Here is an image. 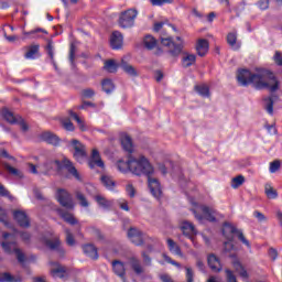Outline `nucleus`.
Here are the masks:
<instances>
[{
    "label": "nucleus",
    "instance_id": "33",
    "mask_svg": "<svg viewBox=\"0 0 282 282\" xmlns=\"http://www.w3.org/2000/svg\"><path fill=\"white\" fill-rule=\"evenodd\" d=\"M120 67H121V69H123V72L126 74H128V76H132L133 78H135V76H138V70H135V67H133L131 64L127 63L124 59L121 61Z\"/></svg>",
    "mask_w": 282,
    "mask_h": 282
},
{
    "label": "nucleus",
    "instance_id": "54",
    "mask_svg": "<svg viewBox=\"0 0 282 282\" xmlns=\"http://www.w3.org/2000/svg\"><path fill=\"white\" fill-rule=\"evenodd\" d=\"M68 58H69L70 65H73L74 67L76 65V63L74 62L76 58V46L70 45Z\"/></svg>",
    "mask_w": 282,
    "mask_h": 282
},
{
    "label": "nucleus",
    "instance_id": "2",
    "mask_svg": "<svg viewBox=\"0 0 282 282\" xmlns=\"http://www.w3.org/2000/svg\"><path fill=\"white\" fill-rule=\"evenodd\" d=\"M117 169L120 173H133V175H150V173H154L153 165L149 162L144 155L139 156V159H130L129 161L124 162L119 160L117 162Z\"/></svg>",
    "mask_w": 282,
    "mask_h": 282
},
{
    "label": "nucleus",
    "instance_id": "17",
    "mask_svg": "<svg viewBox=\"0 0 282 282\" xmlns=\"http://www.w3.org/2000/svg\"><path fill=\"white\" fill-rule=\"evenodd\" d=\"M207 264L210 268L212 272H221L223 265L221 260L215 256V253H210L207 257Z\"/></svg>",
    "mask_w": 282,
    "mask_h": 282
},
{
    "label": "nucleus",
    "instance_id": "7",
    "mask_svg": "<svg viewBox=\"0 0 282 282\" xmlns=\"http://www.w3.org/2000/svg\"><path fill=\"white\" fill-rule=\"evenodd\" d=\"M2 118L9 122V124H20L22 131H28L30 126L26 124L25 120L21 116H14L12 111L7 108L2 109Z\"/></svg>",
    "mask_w": 282,
    "mask_h": 282
},
{
    "label": "nucleus",
    "instance_id": "21",
    "mask_svg": "<svg viewBox=\"0 0 282 282\" xmlns=\"http://www.w3.org/2000/svg\"><path fill=\"white\" fill-rule=\"evenodd\" d=\"M181 230L188 239H193V236L197 235V229H195V225H193V223L183 221L181 225Z\"/></svg>",
    "mask_w": 282,
    "mask_h": 282
},
{
    "label": "nucleus",
    "instance_id": "44",
    "mask_svg": "<svg viewBox=\"0 0 282 282\" xmlns=\"http://www.w3.org/2000/svg\"><path fill=\"white\" fill-rule=\"evenodd\" d=\"M3 169H6L11 175H14L15 177H20L22 180L23 173L19 171L15 167H12L11 165L8 164V162L2 163Z\"/></svg>",
    "mask_w": 282,
    "mask_h": 282
},
{
    "label": "nucleus",
    "instance_id": "36",
    "mask_svg": "<svg viewBox=\"0 0 282 282\" xmlns=\"http://www.w3.org/2000/svg\"><path fill=\"white\" fill-rule=\"evenodd\" d=\"M21 276H14L10 272L0 273V282H22Z\"/></svg>",
    "mask_w": 282,
    "mask_h": 282
},
{
    "label": "nucleus",
    "instance_id": "19",
    "mask_svg": "<svg viewBox=\"0 0 282 282\" xmlns=\"http://www.w3.org/2000/svg\"><path fill=\"white\" fill-rule=\"evenodd\" d=\"M197 63V55L191 54L188 52L183 53L181 65L184 69H188V67H193Z\"/></svg>",
    "mask_w": 282,
    "mask_h": 282
},
{
    "label": "nucleus",
    "instance_id": "62",
    "mask_svg": "<svg viewBox=\"0 0 282 282\" xmlns=\"http://www.w3.org/2000/svg\"><path fill=\"white\" fill-rule=\"evenodd\" d=\"M225 272L227 274V282H237V276H235L231 270L227 269Z\"/></svg>",
    "mask_w": 282,
    "mask_h": 282
},
{
    "label": "nucleus",
    "instance_id": "64",
    "mask_svg": "<svg viewBox=\"0 0 282 282\" xmlns=\"http://www.w3.org/2000/svg\"><path fill=\"white\" fill-rule=\"evenodd\" d=\"M20 237L25 243H30V239H32V235H30L28 231L20 232Z\"/></svg>",
    "mask_w": 282,
    "mask_h": 282
},
{
    "label": "nucleus",
    "instance_id": "31",
    "mask_svg": "<svg viewBox=\"0 0 282 282\" xmlns=\"http://www.w3.org/2000/svg\"><path fill=\"white\" fill-rule=\"evenodd\" d=\"M121 147L123 150L127 151V153H133V140L128 134H124L121 138Z\"/></svg>",
    "mask_w": 282,
    "mask_h": 282
},
{
    "label": "nucleus",
    "instance_id": "52",
    "mask_svg": "<svg viewBox=\"0 0 282 282\" xmlns=\"http://www.w3.org/2000/svg\"><path fill=\"white\" fill-rule=\"evenodd\" d=\"M175 0H150L151 6L159 7L173 3Z\"/></svg>",
    "mask_w": 282,
    "mask_h": 282
},
{
    "label": "nucleus",
    "instance_id": "37",
    "mask_svg": "<svg viewBox=\"0 0 282 282\" xmlns=\"http://www.w3.org/2000/svg\"><path fill=\"white\" fill-rule=\"evenodd\" d=\"M45 51H46L47 56L51 59L52 65H54V67H56V59H54V42L52 40L47 41Z\"/></svg>",
    "mask_w": 282,
    "mask_h": 282
},
{
    "label": "nucleus",
    "instance_id": "58",
    "mask_svg": "<svg viewBox=\"0 0 282 282\" xmlns=\"http://www.w3.org/2000/svg\"><path fill=\"white\" fill-rule=\"evenodd\" d=\"M257 6L260 10H268L270 8V0H258Z\"/></svg>",
    "mask_w": 282,
    "mask_h": 282
},
{
    "label": "nucleus",
    "instance_id": "20",
    "mask_svg": "<svg viewBox=\"0 0 282 282\" xmlns=\"http://www.w3.org/2000/svg\"><path fill=\"white\" fill-rule=\"evenodd\" d=\"M89 169H95L99 166V169H105V162L100 159V152L98 150H93L91 159L88 161Z\"/></svg>",
    "mask_w": 282,
    "mask_h": 282
},
{
    "label": "nucleus",
    "instance_id": "40",
    "mask_svg": "<svg viewBox=\"0 0 282 282\" xmlns=\"http://www.w3.org/2000/svg\"><path fill=\"white\" fill-rule=\"evenodd\" d=\"M234 268H235L236 272H238L239 275L242 279H249L250 278V275L248 274V271L246 270V268H243V264H241V262L235 261L234 262Z\"/></svg>",
    "mask_w": 282,
    "mask_h": 282
},
{
    "label": "nucleus",
    "instance_id": "23",
    "mask_svg": "<svg viewBox=\"0 0 282 282\" xmlns=\"http://www.w3.org/2000/svg\"><path fill=\"white\" fill-rule=\"evenodd\" d=\"M274 100H279V96L270 95L263 98L264 109L269 116H274Z\"/></svg>",
    "mask_w": 282,
    "mask_h": 282
},
{
    "label": "nucleus",
    "instance_id": "34",
    "mask_svg": "<svg viewBox=\"0 0 282 282\" xmlns=\"http://www.w3.org/2000/svg\"><path fill=\"white\" fill-rule=\"evenodd\" d=\"M194 89L202 98H210V88L207 85H196Z\"/></svg>",
    "mask_w": 282,
    "mask_h": 282
},
{
    "label": "nucleus",
    "instance_id": "9",
    "mask_svg": "<svg viewBox=\"0 0 282 282\" xmlns=\"http://www.w3.org/2000/svg\"><path fill=\"white\" fill-rule=\"evenodd\" d=\"M202 214H198L197 210L193 209V215L195 216V219L198 221H202V219H206L207 221H210L212 224H215L217 221V210L208 207V206H203L200 207Z\"/></svg>",
    "mask_w": 282,
    "mask_h": 282
},
{
    "label": "nucleus",
    "instance_id": "15",
    "mask_svg": "<svg viewBox=\"0 0 282 282\" xmlns=\"http://www.w3.org/2000/svg\"><path fill=\"white\" fill-rule=\"evenodd\" d=\"M13 219L17 220V224L20 228H30V217H28V214H25V212L14 210Z\"/></svg>",
    "mask_w": 282,
    "mask_h": 282
},
{
    "label": "nucleus",
    "instance_id": "11",
    "mask_svg": "<svg viewBox=\"0 0 282 282\" xmlns=\"http://www.w3.org/2000/svg\"><path fill=\"white\" fill-rule=\"evenodd\" d=\"M128 239H130L134 246H144V241H147V234L142 232V230L138 228L131 227L128 230Z\"/></svg>",
    "mask_w": 282,
    "mask_h": 282
},
{
    "label": "nucleus",
    "instance_id": "38",
    "mask_svg": "<svg viewBox=\"0 0 282 282\" xmlns=\"http://www.w3.org/2000/svg\"><path fill=\"white\" fill-rule=\"evenodd\" d=\"M227 43L230 47L237 52L241 45L237 44V33L231 32L227 34Z\"/></svg>",
    "mask_w": 282,
    "mask_h": 282
},
{
    "label": "nucleus",
    "instance_id": "43",
    "mask_svg": "<svg viewBox=\"0 0 282 282\" xmlns=\"http://www.w3.org/2000/svg\"><path fill=\"white\" fill-rule=\"evenodd\" d=\"M101 183L105 187L108 188V191H113V188H116V182L113 181V178H111V176L102 175Z\"/></svg>",
    "mask_w": 282,
    "mask_h": 282
},
{
    "label": "nucleus",
    "instance_id": "1",
    "mask_svg": "<svg viewBox=\"0 0 282 282\" xmlns=\"http://www.w3.org/2000/svg\"><path fill=\"white\" fill-rule=\"evenodd\" d=\"M237 80L241 87L253 85L254 89H269L271 94L279 91L281 87V82L270 69H261L258 74H254L250 69L241 68L238 69Z\"/></svg>",
    "mask_w": 282,
    "mask_h": 282
},
{
    "label": "nucleus",
    "instance_id": "24",
    "mask_svg": "<svg viewBox=\"0 0 282 282\" xmlns=\"http://www.w3.org/2000/svg\"><path fill=\"white\" fill-rule=\"evenodd\" d=\"M82 248L86 257H89V259H93L94 261L98 260V248H96V246L91 243H86Z\"/></svg>",
    "mask_w": 282,
    "mask_h": 282
},
{
    "label": "nucleus",
    "instance_id": "49",
    "mask_svg": "<svg viewBox=\"0 0 282 282\" xmlns=\"http://www.w3.org/2000/svg\"><path fill=\"white\" fill-rule=\"evenodd\" d=\"M265 195L268 199H276L279 197V193H276V189H274L272 186H265Z\"/></svg>",
    "mask_w": 282,
    "mask_h": 282
},
{
    "label": "nucleus",
    "instance_id": "53",
    "mask_svg": "<svg viewBox=\"0 0 282 282\" xmlns=\"http://www.w3.org/2000/svg\"><path fill=\"white\" fill-rule=\"evenodd\" d=\"M279 169H281V161L275 160L270 163V167H269L270 173H276Z\"/></svg>",
    "mask_w": 282,
    "mask_h": 282
},
{
    "label": "nucleus",
    "instance_id": "29",
    "mask_svg": "<svg viewBox=\"0 0 282 282\" xmlns=\"http://www.w3.org/2000/svg\"><path fill=\"white\" fill-rule=\"evenodd\" d=\"M129 263L133 272L137 273L138 275L144 273V268H142V263L140 262V259L135 257H131L129 258Z\"/></svg>",
    "mask_w": 282,
    "mask_h": 282
},
{
    "label": "nucleus",
    "instance_id": "8",
    "mask_svg": "<svg viewBox=\"0 0 282 282\" xmlns=\"http://www.w3.org/2000/svg\"><path fill=\"white\" fill-rule=\"evenodd\" d=\"M53 163L56 164L58 169H61L62 164L63 169H66L67 173H69V175L76 178L77 182H83V176H80V173H78V170L76 169V166H74V163L69 159H63L62 162L55 160L53 161Z\"/></svg>",
    "mask_w": 282,
    "mask_h": 282
},
{
    "label": "nucleus",
    "instance_id": "42",
    "mask_svg": "<svg viewBox=\"0 0 282 282\" xmlns=\"http://www.w3.org/2000/svg\"><path fill=\"white\" fill-rule=\"evenodd\" d=\"M102 91L105 94H111L116 89V85H113V82L111 79H104L101 82Z\"/></svg>",
    "mask_w": 282,
    "mask_h": 282
},
{
    "label": "nucleus",
    "instance_id": "25",
    "mask_svg": "<svg viewBox=\"0 0 282 282\" xmlns=\"http://www.w3.org/2000/svg\"><path fill=\"white\" fill-rule=\"evenodd\" d=\"M112 270L117 276H120V279H124L127 276V269L124 268V262L120 260H113L112 261Z\"/></svg>",
    "mask_w": 282,
    "mask_h": 282
},
{
    "label": "nucleus",
    "instance_id": "27",
    "mask_svg": "<svg viewBox=\"0 0 282 282\" xmlns=\"http://www.w3.org/2000/svg\"><path fill=\"white\" fill-rule=\"evenodd\" d=\"M57 213L59 217L66 221V224H69V226L78 225V219L74 217V214L65 212L63 209H57Z\"/></svg>",
    "mask_w": 282,
    "mask_h": 282
},
{
    "label": "nucleus",
    "instance_id": "4",
    "mask_svg": "<svg viewBox=\"0 0 282 282\" xmlns=\"http://www.w3.org/2000/svg\"><path fill=\"white\" fill-rule=\"evenodd\" d=\"M135 19H138V10L135 9H128L120 13L119 15V28L122 30H129L135 25Z\"/></svg>",
    "mask_w": 282,
    "mask_h": 282
},
{
    "label": "nucleus",
    "instance_id": "30",
    "mask_svg": "<svg viewBox=\"0 0 282 282\" xmlns=\"http://www.w3.org/2000/svg\"><path fill=\"white\" fill-rule=\"evenodd\" d=\"M57 268L51 270V276L53 279H65L67 276V269L58 263H55Z\"/></svg>",
    "mask_w": 282,
    "mask_h": 282
},
{
    "label": "nucleus",
    "instance_id": "61",
    "mask_svg": "<svg viewBox=\"0 0 282 282\" xmlns=\"http://www.w3.org/2000/svg\"><path fill=\"white\" fill-rule=\"evenodd\" d=\"M126 192L131 198L135 197V187L132 184L126 186Z\"/></svg>",
    "mask_w": 282,
    "mask_h": 282
},
{
    "label": "nucleus",
    "instance_id": "5",
    "mask_svg": "<svg viewBox=\"0 0 282 282\" xmlns=\"http://www.w3.org/2000/svg\"><path fill=\"white\" fill-rule=\"evenodd\" d=\"M160 41L164 47H169L171 56L177 57L182 54V50H184V46L182 44L175 43L173 41V37L169 36V34L164 33V31H162Z\"/></svg>",
    "mask_w": 282,
    "mask_h": 282
},
{
    "label": "nucleus",
    "instance_id": "32",
    "mask_svg": "<svg viewBox=\"0 0 282 282\" xmlns=\"http://www.w3.org/2000/svg\"><path fill=\"white\" fill-rule=\"evenodd\" d=\"M145 50H155L158 47V40L153 35H145L143 39Z\"/></svg>",
    "mask_w": 282,
    "mask_h": 282
},
{
    "label": "nucleus",
    "instance_id": "35",
    "mask_svg": "<svg viewBox=\"0 0 282 282\" xmlns=\"http://www.w3.org/2000/svg\"><path fill=\"white\" fill-rule=\"evenodd\" d=\"M68 116H70V118H73V120H75L79 127V131H87V124H85V121H83V119H80V117L78 116V113L74 112L73 110L68 111Z\"/></svg>",
    "mask_w": 282,
    "mask_h": 282
},
{
    "label": "nucleus",
    "instance_id": "41",
    "mask_svg": "<svg viewBox=\"0 0 282 282\" xmlns=\"http://www.w3.org/2000/svg\"><path fill=\"white\" fill-rule=\"evenodd\" d=\"M104 69L108 72V74H116L118 72V65L116 61L113 59H108L105 62Z\"/></svg>",
    "mask_w": 282,
    "mask_h": 282
},
{
    "label": "nucleus",
    "instance_id": "47",
    "mask_svg": "<svg viewBox=\"0 0 282 282\" xmlns=\"http://www.w3.org/2000/svg\"><path fill=\"white\" fill-rule=\"evenodd\" d=\"M243 182H246V177L243 175H238L231 180V188H239L242 186Z\"/></svg>",
    "mask_w": 282,
    "mask_h": 282
},
{
    "label": "nucleus",
    "instance_id": "13",
    "mask_svg": "<svg viewBox=\"0 0 282 282\" xmlns=\"http://www.w3.org/2000/svg\"><path fill=\"white\" fill-rule=\"evenodd\" d=\"M70 144L75 151L73 153V158L77 162H83V160H85V158H87V151L85 150V144H82L77 139H73L70 141Z\"/></svg>",
    "mask_w": 282,
    "mask_h": 282
},
{
    "label": "nucleus",
    "instance_id": "22",
    "mask_svg": "<svg viewBox=\"0 0 282 282\" xmlns=\"http://www.w3.org/2000/svg\"><path fill=\"white\" fill-rule=\"evenodd\" d=\"M45 246L50 248V250H56L61 257H65V249L61 247V238H55L54 240H45Z\"/></svg>",
    "mask_w": 282,
    "mask_h": 282
},
{
    "label": "nucleus",
    "instance_id": "39",
    "mask_svg": "<svg viewBox=\"0 0 282 282\" xmlns=\"http://www.w3.org/2000/svg\"><path fill=\"white\" fill-rule=\"evenodd\" d=\"M0 221L1 224H3V226H6V228H12L14 232H19L17 229H14V227H12L10 221H8V212L1 207H0Z\"/></svg>",
    "mask_w": 282,
    "mask_h": 282
},
{
    "label": "nucleus",
    "instance_id": "10",
    "mask_svg": "<svg viewBox=\"0 0 282 282\" xmlns=\"http://www.w3.org/2000/svg\"><path fill=\"white\" fill-rule=\"evenodd\" d=\"M2 237L3 239H11V241L1 242V247L7 254H12L15 250H19V248H17V237L14 234L3 232Z\"/></svg>",
    "mask_w": 282,
    "mask_h": 282
},
{
    "label": "nucleus",
    "instance_id": "26",
    "mask_svg": "<svg viewBox=\"0 0 282 282\" xmlns=\"http://www.w3.org/2000/svg\"><path fill=\"white\" fill-rule=\"evenodd\" d=\"M210 47L208 40L206 39H200L198 40V42L196 43V52L198 54V56H206V54H208V48Z\"/></svg>",
    "mask_w": 282,
    "mask_h": 282
},
{
    "label": "nucleus",
    "instance_id": "14",
    "mask_svg": "<svg viewBox=\"0 0 282 282\" xmlns=\"http://www.w3.org/2000/svg\"><path fill=\"white\" fill-rule=\"evenodd\" d=\"M40 139L42 140V142H46V144H51L52 147L61 145V138L52 131L42 132L40 134Z\"/></svg>",
    "mask_w": 282,
    "mask_h": 282
},
{
    "label": "nucleus",
    "instance_id": "63",
    "mask_svg": "<svg viewBox=\"0 0 282 282\" xmlns=\"http://www.w3.org/2000/svg\"><path fill=\"white\" fill-rule=\"evenodd\" d=\"M234 249H235V245H232V240H227L224 242L225 252H230Z\"/></svg>",
    "mask_w": 282,
    "mask_h": 282
},
{
    "label": "nucleus",
    "instance_id": "57",
    "mask_svg": "<svg viewBox=\"0 0 282 282\" xmlns=\"http://www.w3.org/2000/svg\"><path fill=\"white\" fill-rule=\"evenodd\" d=\"M273 61L275 65H278L279 67H282V54L280 51H275L273 55Z\"/></svg>",
    "mask_w": 282,
    "mask_h": 282
},
{
    "label": "nucleus",
    "instance_id": "60",
    "mask_svg": "<svg viewBox=\"0 0 282 282\" xmlns=\"http://www.w3.org/2000/svg\"><path fill=\"white\" fill-rule=\"evenodd\" d=\"M15 256L19 263H25V253L21 251V249H15Z\"/></svg>",
    "mask_w": 282,
    "mask_h": 282
},
{
    "label": "nucleus",
    "instance_id": "3",
    "mask_svg": "<svg viewBox=\"0 0 282 282\" xmlns=\"http://www.w3.org/2000/svg\"><path fill=\"white\" fill-rule=\"evenodd\" d=\"M223 235L228 241H234L232 235H237L239 241L247 246V248H250V241L246 239V236H243V231L237 229V227L232 226L230 223H225L223 225Z\"/></svg>",
    "mask_w": 282,
    "mask_h": 282
},
{
    "label": "nucleus",
    "instance_id": "16",
    "mask_svg": "<svg viewBox=\"0 0 282 282\" xmlns=\"http://www.w3.org/2000/svg\"><path fill=\"white\" fill-rule=\"evenodd\" d=\"M124 37L120 31H113L110 35V47L112 50H121Z\"/></svg>",
    "mask_w": 282,
    "mask_h": 282
},
{
    "label": "nucleus",
    "instance_id": "56",
    "mask_svg": "<svg viewBox=\"0 0 282 282\" xmlns=\"http://www.w3.org/2000/svg\"><path fill=\"white\" fill-rule=\"evenodd\" d=\"M163 259L164 261H166V263H170L171 265H174L175 268H182V264L175 260H172L171 257H169L167 254H163Z\"/></svg>",
    "mask_w": 282,
    "mask_h": 282
},
{
    "label": "nucleus",
    "instance_id": "48",
    "mask_svg": "<svg viewBox=\"0 0 282 282\" xmlns=\"http://www.w3.org/2000/svg\"><path fill=\"white\" fill-rule=\"evenodd\" d=\"M65 235H66V243L67 246L74 247L76 246V239L74 238V234H72V230L69 229H64Z\"/></svg>",
    "mask_w": 282,
    "mask_h": 282
},
{
    "label": "nucleus",
    "instance_id": "45",
    "mask_svg": "<svg viewBox=\"0 0 282 282\" xmlns=\"http://www.w3.org/2000/svg\"><path fill=\"white\" fill-rule=\"evenodd\" d=\"M75 197L76 199H78L79 206H82V208H89V200H87L85 194H83L82 192H76Z\"/></svg>",
    "mask_w": 282,
    "mask_h": 282
},
{
    "label": "nucleus",
    "instance_id": "55",
    "mask_svg": "<svg viewBox=\"0 0 282 282\" xmlns=\"http://www.w3.org/2000/svg\"><path fill=\"white\" fill-rule=\"evenodd\" d=\"M83 98H94L96 96V91L91 88H86L82 90Z\"/></svg>",
    "mask_w": 282,
    "mask_h": 282
},
{
    "label": "nucleus",
    "instance_id": "59",
    "mask_svg": "<svg viewBox=\"0 0 282 282\" xmlns=\"http://www.w3.org/2000/svg\"><path fill=\"white\" fill-rule=\"evenodd\" d=\"M253 217L256 219H258V221H260V223L268 221V217H265V215H263V213H261L259 210L253 212Z\"/></svg>",
    "mask_w": 282,
    "mask_h": 282
},
{
    "label": "nucleus",
    "instance_id": "28",
    "mask_svg": "<svg viewBox=\"0 0 282 282\" xmlns=\"http://www.w3.org/2000/svg\"><path fill=\"white\" fill-rule=\"evenodd\" d=\"M167 248L172 254H175L176 257H184V253L182 252V248H180V245L171 238L167 240Z\"/></svg>",
    "mask_w": 282,
    "mask_h": 282
},
{
    "label": "nucleus",
    "instance_id": "12",
    "mask_svg": "<svg viewBox=\"0 0 282 282\" xmlns=\"http://www.w3.org/2000/svg\"><path fill=\"white\" fill-rule=\"evenodd\" d=\"M152 174L153 173L142 174V175H147L148 186L153 197H155L156 199H160V197H162V185H160V181L158 178L151 177Z\"/></svg>",
    "mask_w": 282,
    "mask_h": 282
},
{
    "label": "nucleus",
    "instance_id": "6",
    "mask_svg": "<svg viewBox=\"0 0 282 282\" xmlns=\"http://www.w3.org/2000/svg\"><path fill=\"white\" fill-rule=\"evenodd\" d=\"M55 199L63 208H66V210H74L76 206V204H74V197H72V194L65 188L56 189Z\"/></svg>",
    "mask_w": 282,
    "mask_h": 282
},
{
    "label": "nucleus",
    "instance_id": "46",
    "mask_svg": "<svg viewBox=\"0 0 282 282\" xmlns=\"http://www.w3.org/2000/svg\"><path fill=\"white\" fill-rule=\"evenodd\" d=\"M95 202H97L98 206H101V208H111V203L104 196H95Z\"/></svg>",
    "mask_w": 282,
    "mask_h": 282
},
{
    "label": "nucleus",
    "instance_id": "51",
    "mask_svg": "<svg viewBox=\"0 0 282 282\" xmlns=\"http://www.w3.org/2000/svg\"><path fill=\"white\" fill-rule=\"evenodd\" d=\"M62 126L65 131H76V127H74V123L69 119L63 120Z\"/></svg>",
    "mask_w": 282,
    "mask_h": 282
},
{
    "label": "nucleus",
    "instance_id": "18",
    "mask_svg": "<svg viewBox=\"0 0 282 282\" xmlns=\"http://www.w3.org/2000/svg\"><path fill=\"white\" fill-rule=\"evenodd\" d=\"M26 53L24 54V58H26V61H36V58H39V56H41L40 52H41V45L40 44H33L30 46H26Z\"/></svg>",
    "mask_w": 282,
    "mask_h": 282
},
{
    "label": "nucleus",
    "instance_id": "50",
    "mask_svg": "<svg viewBox=\"0 0 282 282\" xmlns=\"http://www.w3.org/2000/svg\"><path fill=\"white\" fill-rule=\"evenodd\" d=\"M185 279L187 282L195 281V272H193V269L191 267H185Z\"/></svg>",
    "mask_w": 282,
    "mask_h": 282
}]
</instances>
